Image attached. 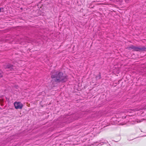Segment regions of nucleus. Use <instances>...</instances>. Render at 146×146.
<instances>
[{
    "label": "nucleus",
    "instance_id": "5",
    "mask_svg": "<svg viewBox=\"0 0 146 146\" xmlns=\"http://www.w3.org/2000/svg\"><path fill=\"white\" fill-rule=\"evenodd\" d=\"M3 72L0 71V78L2 77L3 76Z\"/></svg>",
    "mask_w": 146,
    "mask_h": 146
},
{
    "label": "nucleus",
    "instance_id": "4",
    "mask_svg": "<svg viewBox=\"0 0 146 146\" xmlns=\"http://www.w3.org/2000/svg\"><path fill=\"white\" fill-rule=\"evenodd\" d=\"M13 66L10 64H8L6 66V68L7 69H10V70H13Z\"/></svg>",
    "mask_w": 146,
    "mask_h": 146
},
{
    "label": "nucleus",
    "instance_id": "9",
    "mask_svg": "<svg viewBox=\"0 0 146 146\" xmlns=\"http://www.w3.org/2000/svg\"><path fill=\"white\" fill-rule=\"evenodd\" d=\"M138 110H136V111H138Z\"/></svg>",
    "mask_w": 146,
    "mask_h": 146
},
{
    "label": "nucleus",
    "instance_id": "2",
    "mask_svg": "<svg viewBox=\"0 0 146 146\" xmlns=\"http://www.w3.org/2000/svg\"><path fill=\"white\" fill-rule=\"evenodd\" d=\"M127 48L129 50H131L133 49V51H146V48L145 47H139L137 46H135L131 45Z\"/></svg>",
    "mask_w": 146,
    "mask_h": 146
},
{
    "label": "nucleus",
    "instance_id": "6",
    "mask_svg": "<svg viewBox=\"0 0 146 146\" xmlns=\"http://www.w3.org/2000/svg\"><path fill=\"white\" fill-rule=\"evenodd\" d=\"M142 121L141 120H137V123H139L141 122Z\"/></svg>",
    "mask_w": 146,
    "mask_h": 146
},
{
    "label": "nucleus",
    "instance_id": "3",
    "mask_svg": "<svg viewBox=\"0 0 146 146\" xmlns=\"http://www.w3.org/2000/svg\"><path fill=\"white\" fill-rule=\"evenodd\" d=\"M14 105L15 109H22L23 107V105L22 103L19 102H15L14 103Z\"/></svg>",
    "mask_w": 146,
    "mask_h": 146
},
{
    "label": "nucleus",
    "instance_id": "1",
    "mask_svg": "<svg viewBox=\"0 0 146 146\" xmlns=\"http://www.w3.org/2000/svg\"><path fill=\"white\" fill-rule=\"evenodd\" d=\"M51 78L56 82H64L67 81V76L61 72L56 73L51 76Z\"/></svg>",
    "mask_w": 146,
    "mask_h": 146
},
{
    "label": "nucleus",
    "instance_id": "8",
    "mask_svg": "<svg viewBox=\"0 0 146 146\" xmlns=\"http://www.w3.org/2000/svg\"><path fill=\"white\" fill-rule=\"evenodd\" d=\"M100 78H101V77H100V76H99V79H100Z\"/></svg>",
    "mask_w": 146,
    "mask_h": 146
},
{
    "label": "nucleus",
    "instance_id": "7",
    "mask_svg": "<svg viewBox=\"0 0 146 146\" xmlns=\"http://www.w3.org/2000/svg\"><path fill=\"white\" fill-rule=\"evenodd\" d=\"M3 8H0V12L3 11Z\"/></svg>",
    "mask_w": 146,
    "mask_h": 146
}]
</instances>
